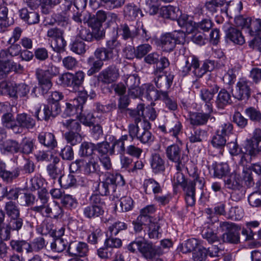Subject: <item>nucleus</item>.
Returning <instances> with one entry per match:
<instances>
[{
	"mask_svg": "<svg viewBox=\"0 0 261 261\" xmlns=\"http://www.w3.org/2000/svg\"><path fill=\"white\" fill-rule=\"evenodd\" d=\"M64 137L67 142L71 145H75L82 141V137L80 133L66 132L64 134Z\"/></svg>",
	"mask_w": 261,
	"mask_h": 261,
	"instance_id": "59",
	"label": "nucleus"
},
{
	"mask_svg": "<svg viewBox=\"0 0 261 261\" xmlns=\"http://www.w3.org/2000/svg\"><path fill=\"white\" fill-rule=\"evenodd\" d=\"M133 24H128L126 23L121 24L117 27V33L119 34L124 40L133 39L137 36V27Z\"/></svg>",
	"mask_w": 261,
	"mask_h": 261,
	"instance_id": "22",
	"label": "nucleus"
},
{
	"mask_svg": "<svg viewBox=\"0 0 261 261\" xmlns=\"http://www.w3.org/2000/svg\"><path fill=\"white\" fill-rule=\"evenodd\" d=\"M213 23L210 18H204L197 23L194 22V30L200 29L204 32L208 31L213 27Z\"/></svg>",
	"mask_w": 261,
	"mask_h": 261,
	"instance_id": "57",
	"label": "nucleus"
},
{
	"mask_svg": "<svg viewBox=\"0 0 261 261\" xmlns=\"http://www.w3.org/2000/svg\"><path fill=\"white\" fill-rule=\"evenodd\" d=\"M210 115L209 113L202 112H194L190 115L189 120L190 124L194 126H199L205 124Z\"/></svg>",
	"mask_w": 261,
	"mask_h": 261,
	"instance_id": "28",
	"label": "nucleus"
},
{
	"mask_svg": "<svg viewBox=\"0 0 261 261\" xmlns=\"http://www.w3.org/2000/svg\"><path fill=\"white\" fill-rule=\"evenodd\" d=\"M39 143L49 149H53L57 146V141L53 133L49 132H41L38 136Z\"/></svg>",
	"mask_w": 261,
	"mask_h": 261,
	"instance_id": "24",
	"label": "nucleus"
},
{
	"mask_svg": "<svg viewBox=\"0 0 261 261\" xmlns=\"http://www.w3.org/2000/svg\"><path fill=\"white\" fill-rule=\"evenodd\" d=\"M167 127L169 133L176 137L181 132L182 126L181 122L177 119L169 121L167 123Z\"/></svg>",
	"mask_w": 261,
	"mask_h": 261,
	"instance_id": "43",
	"label": "nucleus"
},
{
	"mask_svg": "<svg viewBox=\"0 0 261 261\" xmlns=\"http://www.w3.org/2000/svg\"><path fill=\"white\" fill-rule=\"evenodd\" d=\"M36 75L38 81L39 88L42 94H46L53 86L51 79L36 71Z\"/></svg>",
	"mask_w": 261,
	"mask_h": 261,
	"instance_id": "30",
	"label": "nucleus"
},
{
	"mask_svg": "<svg viewBox=\"0 0 261 261\" xmlns=\"http://www.w3.org/2000/svg\"><path fill=\"white\" fill-rule=\"evenodd\" d=\"M127 135H125L122 136L119 139L115 140L112 143L111 147L110 154L112 155L115 153V148H116L117 152L122 155L126 151L124 146V142L127 140Z\"/></svg>",
	"mask_w": 261,
	"mask_h": 261,
	"instance_id": "34",
	"label": "nucleus"
},
{
	"mask_svg": "<svg viewBox=\"0 0 261 261\" xmlns=\"http://www.w3.org/2000/svg\"><path fill=\"white\" fill-rule=\"evenodd\" d=\"M204 184V179L196 176L193 180H187L181 187L185 193V200L188 205L193 206L195 204L196 188L202 190Z\"/></svg>",
	"mask_w": 261,
	"mask_h": 261,
	"instance_id": "7",
	"label": "nucleus"
},
{
	"mask_svg": "<svg viewBox=\"0 0 261 261\" xmlns=\"http://www.w3.org/2000/svg\"><path fill=\"white\" fill-rule=\"evenodd\" d=\"M155 77L154 79L156 87L160 89V90L166 91L171 86L174 75L171 74L168 75L164 74V73L154 74Z\"/></svg>",
	"mask_w": 261,
	"mask_h": 261,
	"instance_id": "17",
	"label": "nucleus"
},
{
	"mask_svg": "<svg viewBox=\"0 0 261 261\" xmlns=\"http://www.w3.org/2000/svg\"><path fill=\"white\" fill-rule=\"evenodd\" d=\"M140 10L133 4H127L123 8V15L127 19L134 20L140 12Z\"/></svg>",
	"mask_w": 261,
	"mask_h": 261,
	"instance_id": "35",
	"label": "nucleus"
},
{
	"mask_svg": "<svg viewBox=\"0 0 261 261\" xmlns=\"http://www.w3.org/2000/svg\"><path fill=\"white\" fill-rule=\"evenodd\" d=\"M181 68L182 72L185 75L193 68V73L198 78L202 77L205 73L202 66L199 67L198 59L194 56H189L185 60V65Z\"/></svg>",
	"mask_w": 261,
	"mask_h": 261,
	"instance_id": "12",
	"label": "nucleus"
},
{
	"mask_svg": "<svg viewBox=\"0 0 261 261\" xmlns=\"http://www.w3.org/2000/svg\"><path fill=\"white\" fill-rule=\"evenodd\" d=\"M145 110L144 105L140 103L138 105L136 109L127 110L129 115L134 119L135 125H138V123L141 121V117H144V111Z\"/></svg>",
	"mask_w": 261,
	"mask_h": 261,
	"instance_id": "33",
	"label": "nucleus"
},
{
	"mask_svg": "<svg viewBox=\"0 0 261 261\" xmlns=\"http://www.w3.org/2000/svg\"><path fill=\"white\" fill-rule=\"evenodd\" d=\"M261 152V129H255L251 138L248 141V145L246 147V152L242 150L240 155V164L243 165L246 162V155L248 154L251 157H254Z\"/></svg>",
	"mask_w": 261,
	"mask_h": 261,
	"instance_id": "5",
	"label": "nucleus"
},
{
	"mask_svg": "<svg viewBox=\"0 0 261 261\" xmlns=\"http://www.w3.org/2000/svg\"><path fill=\"white\" fill-rule=\"evenodd\" d=\"M7 224L12 231L18 233L23 226V220L19 216L8 219Z\"/></svg>",
	"mask_w": 261,
	"mask_h": 261,
	"instance_id": "45",
	"label": "nucleus"
},
{
	"mask_svg": "<svg viewBox=\"0 0 261 261\" xmlns=\"http://www.w3.org/2000/svg\"><path fill=\"white\" fill-rule=\"evenodd\" d=\"M119 76L118 69L114 65H110L99 73L97 80L103 84H110L116 81Z\"/></svg>",
	"mask_w": 261,
	"mask_h": 261,
	"instance_id": "15",
	"label": "nucleus"
},
{
	"mask_svg": "<svg viewBox=\"0 0 261 261\" xmlns=\"http://www.w3.org/2000/svg\"><path fill=\"white\" fill-rule=\"evenodd\" d=\"M214 176L218 178H221L226 176L229 172L230 169L228 164L221 163L213 165Z\"/></svg>",
	"mask_w": 261,
	"mask_h": 261,
	"instance_id": "39",
	"label": "nucleus"
},
{
	"mask_svg": "<svg viewBox=\"0 0 261 261\" xmlns=\"http://www.w3.org/2000/svg\"><path fill=\"white\" fill-rule=\"evenodd\" d=\"M43 114L39 115L41 112V107L36 109L34 116L38 120L48 121L51 117L55 118L61 112V107L59 103L48 102L43 107Z\"/></svg>",
	"mask_w": 261,
	"mask_h": 261,
	"instance_id": "11",
	"label": "nucleus"
},
{
	"mask_svg": "<svg viewBox=\"0 0 261 261\" xmlns=\"http://www.w3.org/2000/svg\"><path fill=\"white\" fill-rule=\"evenodd\" d=\"M18 193L17 189L11 188L8 190L7 187H2L0 184V201L5 197L9 199L15 200L18 198Z\"/></svg>",
	"mask_w": 261,
	"mask_h": 261,
	"instance_id": "37",
	"label": "nucleus"
},
{
	"mask_svg": "<svg viewBox=\"0 0 261 261\" xmlns=\"http://www.w3.org/2000/svg\"><path fill=\"white\" fill-rule=\"evenodd\" d=\"M114 236L110 234L109 238L106 239L105 241V246L109 249L119 248L122 246V243L121 239L114 238Z\"/></svg>",
	"mask_w": 261,
	"mask_h": 261,
	"instance_id": "61",
	"label": "nucleus"
},
{
	"mask_svg": "<svg viewBox=\"0 0 261 261\" xmlns=\"http://www.w3.org/2000/svg\"><path fill=\"white\" fill-rule=\"evenodd\" d=\"M61 202L65 207L69 209L75 208L77 205V200L70 195H65Z\"/></svg>",
	"mask_w": 261,
	"mask_h": 261,
	"instance_id": "63",
	"label": "nucleus"
},
{
	"mask_svg": "<svg viewBox=\"0 0 261 261\" xmlns=\"http://www.w3.org/2000/svg\"><path fill=\"white\" fill-rule=\"evenodd\" d=\"M67 242L63 238L56 239L50 244V248L53 252H61L63 251L67 246Z\"/></svg>",
	"mask_w": 261,
	"mask_h": 261,
	"instance_id": "51",
	"label": "nucleus"
},
{
	"mask_svg": "<svg viewBox=\"0 0 261 261\" xmlns=\"http://www.w3.org/2000/svg\"><path fill=\"white\" fill-rule=\"evenodd\" d=\"M247 30L250 36L255 37L259 35L261 32V19L251 18Z\"/></svg>",
	"mask_w": 261,
	"mask_h": 261,
	"instance_id": "36",
	"label": "nucleus"
},
{
	"mask_svg": "<svg viewBox=\"0 0 261 261\" xmlns=\"http://www.w3.org/2000/svg\"><path fill=\"white\" fill-rule=\"evenodd\" d=\"M125 184L123 176L120 174H111L107 172L106 178L101 181L99 193L101 195H108L116 192L117 187H121Z\"/></svg>",
	"mask_w": 261,
	"mask_h": 261,
	"instance_id": "3",
	"label": "nucleus"
},
{
	"mask_svg": "<svg viewBox=\"0 0 261 261\" xmlns=\"http://www.w3.org/2000/svg\"><path fill=\"white\" fill-rule=\"evenodd\" d=\"M19 15L29 24H36L39 21V14L33 10L29 11L27 8H22L19 11Z\"/></svg>",
	"mask_w": 261,
	"mask_h": 261,
	"instance_id": "27",
	"label": "nucleus"
},
{
	"mask_svg": "<svg viewBox=\"0 0 261 261\" xmlns=\"http://www.w3.org/2000/svg\"><path fill=\"white\" fill-rule=\"evenodd\" d=\"M146 96L147 99L151 100H162L164 102L166 107L170 111H174L177 108L176 101L169 97L167 92L157 90L152 85L147 86Z\"/></svg>",
	"mask_w": 261,
	"mask_h": 261,
	"instance_id": "4",
	"label": "nucleus"
},
{
	"mask_svg": "<svg viewBox=\"0 0 261 261\" xmlns=\"http://www.w3.org/2000/svg\"><path fill=\"white\" fill-rule=\"evenodd\" d=\"M244 216L243 208L239 206L231 207L228 213L227 218L233 220L241 219Z\"/></svg>",
	"mask_w": 261,
	"mask_h": 261,
	"instance_id": "52",
	"label": "nucleus"
},
{
	"mask_svg": "<svg viewBox=\"0 0 261 261\" xmlns=\"http://www.w3.org/2000/svg\"><path fill=\"white\" fill-rule=\"evenodd\" d=\"M10 246L11 249L18 253L23 252L31 253L32 248L31 244L23 240H12L10 242Z\"/></svg>",
	"mask_w": 261,
	"mask_h": 261,
	"instance_id": "26",
	"label": "nucleus"
},
{
	"mask_svg": "<svg viewBox=\"0 0 261 261\" xmlns=\"http://www.w3.org/2000/svg\"><path fill=\"white\" fill-rule=\"evenodd\" d=\"M63 169V167L55 165H48L46 168L49 176L53 179L60 178L62 174Z\"/></svg>",
	"mask_w": 261,
	"mask_h": 261,
	"instance_id": "54",
	"label": "nucleus"
},
{
	"mask_svg": "<svg viewBox=\"0 0 261 261\" xmlns=\"http://www.w3.org/2000/svg\"><path fill=\"white\" fill-rule=\"evenodd\" d=\"M87 19L88 20L87 23L95 33V39L99 40L103 39L105 36V31L102 27L103 22L98 19L96 20V18L94 16L90 17V16L88 15Z\"/></svg>",
	"mask_w": 261,
	"mask_h": 261,
	"instance_id": "19",
	"label": "nucleus"
},
{
	"mask_svg": "<svg viewBox=\"0 0 261 261\" xmlns=\"http://www.w3.org/2000/svg\"><path fill=\"white\" fill-rule=\"evenodd\" d=\"M4 209L9 219L20 216L19 207L16 204L12 201L6 202Z\"/></svg>",
	"mask_w": 261,
	"mask_h": 261,
	"instance_id": "38",
	"label": "nucleus"
},
{
	"mask_svg": "<svg viewBox=\"0 0 261 261\" xmlns=\"http://www.w3.org/2000/svg\"><path fill=\"white\" fill-rule=\"evenodd\" d=\"M220 227L225 231L221 236V239L224 243L238 244L240 242V230L241 227L233 223L221 222Z\"/></svg>",
	"mask_w": 261,
	"mask_h": 261,
	"instance_id": "9",
	"label": "nucleus"
},
{
	"mask_svg": "<svg viewBox=\"0 0 261 261\" xmlns=\"http://www.w3.org/2000/svg\"><path fill=\"white\" fill-rule=\"evenodd\" d=\"M213 146L220 149L219 153L221 155L223 154V148L226 143V137L217 132L216 134L214 136L211 141Z\"/></svg>",
	"mask_w": 261,
	"mask_h": 261,
	"instance_id": "40",
	"label": "nucleus"
},
{
	"mask_svg": "<svg viewBox=\"0 0 261 261\" xmlns=\"http://www.w3.org/2000/svg\"><path fill=\"white\" fill-rule=\"evenodd\" d=\"M160 15L166 19L177 20L181 15L179 9L171 5L162 7L159 10Z\"/></svg>",
	"mask_w": 261,
	"mask_h": 261,
	"instance_id": "20",
	"label": "nucleus"
},
{
	"mask_svg": "<svg viewBox=\"0 0 261 261\" xmlns=\"http://www.w3.org/2000/svg\"><path fill=\"white\" fill-rule=\"evenodd\" d=\"M95 149V146L94 144L84 142L81 145L79 154L81 156H90L93 154Z\"/></svg>",
	"mask_w": 261,
	"mask_h": 261,
	"instance_id": "46",
	"label": "nucleus"
},
{
	"mask_svg": "<svg viewBox=\"0 0 261 261\" xmlns=\"http://www.w3.org/2000/svg\"><path fill=\"white\" fill-rule=\"evenodd\" d=\"M126 228L127 225L124 222L117 221L109 227L108 230L111 236H117L119 232Z\"/></svg>",
	"mask_w": 261,
	"mask_h": 261,
	"instance_id": "55",
	"label": "nucleus"
},
{
	"mask_svg": "<svg viewBox=\"0 0 261 261\" xmlns=\"http://www.w3.org/2000/svg\"><path fill=\"white\" fill-rule=\"evenodd\" d=\"M20 170L18 168H16L12 171L5 170L0 173V177L7 182L11 181L14 178L17 177L19 175Z\"/></svg>",
	"mask_w": 261,
	"mask_h": 261,
	"instance_id": "58",
	"label": "nucleus"
},
{
	"mask_svg": "<svg viewBox=\"0 0 261 261\" xmlns=\"http://www.w3.org/2000/svg\"><path fill=\"white\" fill-rule=\"evenodd\" d=\"M207 133L201 128L195 129L191 132L189 139L191 143L200 142L206 138Z\"/></svg>",
	"mask_w": 261,
	"mask_h": 261,
	"instance_id": "44",
	"label": "nucleus"
},
{
	"mask_svg": "<svg viewBox=\"0 0 261 261\" xmlns=\"http://www.w3.org/2000/svg\"><path fill=\"white\" fill-rule=\"evenodd\" d=\"M66 46V41L65 40L63 35L54 40L51 44L53 50L58 53L64 52L65 50Z\"/></svg>",
	"mask_w": 261,
	"mask_h": 261,
	"instance_id": "49",
	"label": "nucleus"
},
{
	"mask_svg": "<svg viewBox=\"0 0 261 261\" xmlns=\"http://www.w3.org/2000/svg\"><path fill=\"white\" fill-rule=\"evenodd\" d=\"M166 154L169 161L176 164V170H182L188 161V155L184 153L181 148L177 144L168 146L166 149Z\"/></svg>",
	"mask_w": 261,
	"mask_h": 261,
	"instance_id": "8",
	"label": "nucleus"
},
{
	"mask_svg": "<svg viewBox=\"0 0 261 261\" xmlns=\"http://www.w3.org/2000/svg\"><path fill=\"white\" fill-rule=\"evenodd\" d=\"M219 89V87L217 85L210 87V88H203L200 90V97L205 102L209 113L212 111V103L214 102V97Z\"/></svg>",
	"mask_w": 261,
	"mask_h": 261,
	"instance_id": "16",
	"label": "nucleus"
},
{
	"mask_svg": "<svg viewBox=\"0 0 261 261\" xmlns=\"http://www.w3.org/2000/svg\"><path fill=\"white\" fill-rule=\"evenodd\" d=\"M143 188L146 194H150L153 193L154 195L161 193L162 189L157 181L153 178H149L144 180Z\"/></svg>",
	"mask_w": 261,
	"mask_h": 261,
	"instance_id": "29",
	"label": "nucleus"
},
{
	"mask_svg": "<svg viewBox=\"0 0 261 261\" xmlns=\"http://www.w3.org/2000/svg\"><path fill=\"white\" fill-rule=\"evenodd\" d=\"M2 122L6 127L12 129L15 133H20L19 128L13 119V115L11 113L4 114L2 116Z\"/></svg>",
	"mask_w": 261,
	"mask_h": 261,
	"instance_id": "41",
	"label": "nucleus"
},
{
	"mask_svg": "<svg viewBox=\"0 0 261 261\" xmlns=\"http://www.w3.org/2000/svg\"><path fill=\"white\" fill-rule=\"evenodd\" d=\"M198 245V241L196 239L192 238L188 240L185 243L182 244L180 250L183 253L191 252L195 250Z\"/></svg>",
	"mask_w": 261,
	"mask_h": 261,
	"instance_id": "56",
	"label": "nucleus"
},
{
	"mask_svg": "<svg viewBox=\"0 0 261 261\" xmlns=\"http://www.w3.org/2000/svg\"><path fill=\"white\" fill-rule=\"evenodd\" d=\"M201 235L203 238L206 240L209 243H213L219 241V238L217 234L208 225L203 228L201 231Z\"/></svg>",
	"mask_w": 261,
	"mask_h": 261,
	"instance_id": "42",
	"label": "nucleus"
},
{
	"mask_svg": "<svg viewBox=\"0 0 261 261\" xmlns=\"http://www.w3.org/2000/svg\"><path fill=\"white\" fill-rule=\"evenodd\" d=\"M226 37L233 43L243 45L245 41L242 32L234 27H229L225 30Z\"/></svg>",
	"mask_w": 261,
	"mask_h": 261,
	"instance_id": "23",
	"label": "nucleus"
},
{
	"mask_svg": "<svg viewBox=\"0 0 261 261\" xmlns=\"http://www.w3.org/2000/svg\"><path fill=\"white\" fill-rule=\"evenodd\" d=\"M186 34L183 32L177 31L162 35L159 40V45L165 52L173 50L176 44H183L186 41Z\"/></svg>",
	"mask_w": 261,
	"mask_h": 261,
	"instance_id": "2",
	"label": "nucleus"
},
{
	"mask_svg": "<svg viewBox=\"0 0 261 261\" xmlns=\"http://www.w3.org/2000/svg\"><path fill=\"white\" fill-rule=\"evenodd\" d=\"M165 159L160 154L155 153L152 154L150 163L152 172L155 174L162 173L165 170Z\"/></svg>",
	"mask_w": 261,
	"mask_h": 261,
	"instance_id": "21",
	"label": "nucleus"
},
{
	"mask_svg": "<svg viewBox=\"0 0 261 261\" xmlns=\"http://www.w3.org/2000/svg\"><path fill=\"white\" fill-rule=\"evenodd\" d=\"M248 200L250 205L252 207L261 206V192H252L249 195Z\"/></svg>",
	"mask_w": 261,
	"mask_h": 261,
	"instance_id": "60",
	"label": "nucleus"
},
{
	"mask_svg": "<svg viewBox=\"0 0 261 261\" xmlns=\"http://www.w3.org/2000/svg\"><path fill=\"white\" fill-rule=\"evenodd\" d=\"M94 56L89 57L87 60V64L90 67L87 71L89 76L99 72L103 66V62L113 58V51L106 47L97 48L94 53Z\"/></svg>",
	"mask_w": 261,
	"mask_h": 261,
	"instance_id": "1",
	"label": "nucleus"
},
{
	"mask_svg": "<svg viewBox=\"0 0 261 261\" xmlns=\"http://www.w3.org/2000/svg\"><path fill=\"white\" fill-rule=\"evenodd\" d=\"M3 148L5 151L11 152H18L20 150V145L18 143L12 140H9L4 142Z\"/></svg>",
	"mask_w": 261,
	"mask_h": 261,
	"instance_id": "62",
	"label": "nucleus"
},
{
	"mask_svg": "<svg viewBox=\"0 0 261 261\" xmlns=\"http://www.w3.org/2000/svg\"><path fill=\"white\" fill-rule=\"evenodd\" d=\"M224 185L226 188L237 190L242 188L239 179L234 175H231L224 179Z\"/></svg>",
	"mask_w": 261,
	"mask_h": 261,
	"instance_id": "48",
	"label": "nucleus"
},
{
	"mask_svg": "<svg viewBox=\"0 0 261 261\" xmlns=\"http://www.w3.org/2000/svg\"><path fill=\"white\" fill-rule=\"evenodd\" d=\"M89 251L88 244L84 242L74 241L70 242L67 252L71 256L84 257L88 255Z\"/></svg>",
	"mask_w": 261,
	"mask_h": 261,
	"instance_id": "14",
	"label": "nucleus"
},
{
	"mask_svg": "<svg viewBox=\"0 0 261 261\" xmlns=\"http://www.w3.org/2000/svg\"><path fill=\"white\" fill-rule=\"evenodd\" d=\"M231 95L226 90L222 89L219 92L216 103L218 108L223 109L226 105L231 103Z\"/></svg>",
	"mask_w": 261,
	"mask_h": 261,
	"instance_id": "32",
	"label": "nucleus"
},
{
	"mask_svg": "<svg viewBox=\"0 0 261 261\" xmlns=\"http://www.w3.org/2000/svg\"><path fill=\"white\" fill-rule=\"evenodd\" d=\"M64 126L69 129V132L80 133L81 129V126L80 122L75 120L68 119L62 122Z\"/></svg>",
	"mask_w": 261,
	"mask_h": 261,
	"instance_id": "50",
	"label": "nucleus"
},
{
	"mask_svg": "<svg viewBox=\"0 0 261 261\" xmlns=\"http://www.w3.org/2000/svg\"><path fill=\"white\" fill-rule=\"evenodd\" d=\"M84 77L85 73L82 71H78L74 74L67 72L59 76V82L60 84L76 91L83 84Z\"/></svg>",
	"mask_w": 261,
	"mask_h": 261,
	"instance_id": "10",
	"label": "nucleus"
},
{
	"mask_svg": "<svg viewBox=\"0 0 261 261\" xmlns=\"http://www.w3.org/2000/svg\"><path fill=\"white\" fill-rule=\"evenodd\" d=\"M250 85L248 80L240 79L236 84L233 97L239 100L248 99L251 95Z\"/></svg>",
	"mask_w": 261,
	"mask_h": 261,
	"instance_id": "13",
	"label": "nucleus"
},
{
	"mask_svg": "<svg viewBox=\"0 0 261 261\" xmlns=\"http://www.w3.org/2000/svg\"><path fill=\"white\" fill-rule=\"evenodd\" d=\"M145 127L140 129L138 125L133 123L129 124L128 126V132L129 137L133 140L137 139L142 143H150L153 141L154 136L148 130L150 128V124L147 121H144Z\"/></svg>",
	"mask_w": 261,
	"mask_h": 261,
	"instance_id": "6",
	"label": "nucleus"
},
{
	"mask_svg": "<svg viewBox=\"0 0 261 261\" xmlns=\"http://www.w3.org/2000/svg\"><path fill=\"white\" fill-rule=\"evenodd\" d=\"M140 253L143 257L147 259L153 258L156 255H161L163 253V251L159 247L153 245L151 243H148L144 241L142 244V248Z\"/></svg>",
	"mask_w": 261,
	"mask_h": 261,
	"instance_id": "18",
	"label": "nucleus"
},
{
	"mask_svg": "<svg viewBox=\"0 0 261 261\" xmlns=\"http://www.w3.org/2000/svg\"><path fill=\"white\" fill-rule=\"evenodd\" d=\"M70 49L78 55H82L86 51V44L83 41L76 39L71 44Z\"/></svg>",
	"mask_w": 261,
	"mask_h": 261,
	"instance_id": "53",
	"label": "nucleus"
},
{
	"mask_svg": "<svg viewBox=\"0 0 261 261\" xmlns=\"http://www.w3.org/2000/svg\"><path fill=\"white\" fill-rule=\"evenodd\" d=\"M84 216L89 219H94L102 216L104 213L103 208H100L93 205L85 207L83 211Z\"/></svg>",
	"mask_w": 261,
	"mask_h": 261,
	"instance_id": "31",
	"label": "nucleus"
},
{
	"mask_svg": "<svg viewBox=\"0 0 261 261\" xmlns=\"http://www.w3.org/2000/svg\"><path fill=\"white\" fill-rule=\"evenodd\" d=\"M207 255V250L204 247H200L195 250L193 253L194 261H205Z\"/></svg>",
	"mask_w": 261,
	"mask_h": 261,
	"instance_id": "64",
	"label": "nucleus"
},
{
	"mask_svg": "<svg viewBox=\"0 0 261 261\" xmlns=\"http://www.w3.org/2000/svg\"><path fill=\"white\" fill-rule=\"evenodd\" d=\"M16 122L19 130L22 128L31 129L36 125L35 120L30 115L24 113L17 115Z\"/></svg>",
	"mask_w": 261,
	"mask_h": 261,
	"instance_id": "25",
	"label": "nucleus"
},
{
	"mask_svg": "<svg viewBox=\"0 0 261 261\" xmlns=\"http://www.w3.org/2000/svg\"><path fill=\"white\" fill-rule=\"evenodd\" d=\"M58 182L62 187L68 188L75 185L76 179L73 175L70 174L66 176L61 175L58 179Z\"/></svg>",
	"mask_w": 261,
	"mask_h": 261,
	"instance_id": "47",
	"label": "nucleus"
}]
</instances>
